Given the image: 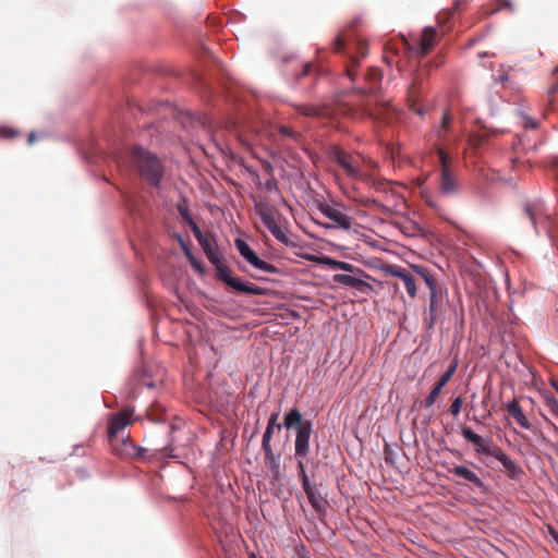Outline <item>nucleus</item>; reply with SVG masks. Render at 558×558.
<instances>
[{
    "label": "nucleus",
    "instance_id": "nucleus-1",
    "mask_svg": "<svg viewBox=\"0 0 558 558\" xmlns=\"http://www.w3.org/2000/svg\"><path fill=\"white\" fill-rule=\"evenodd\" d=\"M252 198L255 203L256 215L275 239L286 246H296L295 240L287 234V229L282 225V221L286 222V220L279 210L262 195H252Z\"/></svg>",
    "mask_w": 558,
    "mask_h": 558
},
{
    "label": "nucleus",
    "instance_id": "nucleus-2",
    "mask_svg": "<svg viewBox=\"0 0 558 558\" xmlns=\"http://www.w3.org/2000/svg\"><path fill=\"white\" fill-rule=\"evenodd\" d=\"M329 157L336 162L344 172V174L352 180H369L365 172L362 171V166L365 163L371 169H375L377 163L371 159H366L361 154H351L338 145H333L329 149Z\"/></svg>",
    "mask_w": 558,
    "mask_h": 558
},
{
    "label": "nucleus",
    "instance_id": "nucleus-3",
    "mask_svg": "<svg viewBox=\"0 0 558 558\" xmlns=\"http://www.w3.org/2000/svg\"><path fill=\"white\" fill-rule=\"evenodd\" d=\"M283 426L287 429L294 428L295 436V451L294 457L304 462L310 453V438L312 434L313 424L311 421L303 420L301 412L296 408H292L287 412L283 420Z\"/></svg>",
    "mask_w": 558,
    "mask_h": 558
},
{
    "label": "nucleus",
    "instance_id": "nucleus-4",
    "mask_svg": "<svg viewBox=\"0 0 558 558\" xmlns=\"http://www.w3.org/2000/svg\"><path fill=\"white\" fill-rule=\"evenodd\" d=\"M130 157L142 178L149 185H160L163 175V166L156 155L142 147H133Z\"/></svg>",
    "mask_w": 558,
    "mask_h": 558
},
{
    "label": "nucleus",
    "instance_id": "nucleus-5",
    "mask_svg": "<svg viewBox=\"0 0 558 558\" xmlns=\"http://www.w3.org/2000/svg\"><path fill=\"white\" fill-rule=\"evenodd\" d=\"M462 436L474 445L477 453L496 458L501 462L504 468L511 473L521 471L515 462L512 461L500 447L494 445L490 439L485 440L482 436L473 432L471 427H463Z\"/></svg>",
    "mask_w": 558,
    "mask_h": 558
},
{
    "label": "nucleus",
    "instance_id": "nucleus-6",
    "mask_svg": "<svg viewBox=\"0 0 558 558\" xmlns=\"http://www.w3.org/2000/svg\"><path fill=\"white\" fill-rule=\"evenodd\" d=\"M413 269L425 281L429 289V303L428 307L424 312L423 326L427 330H432L438 317V282L426 268L422 266H413Z\"/></svg>",
    "mask_w": 558,
    "mask_h": 558
},
{
    "label": "nucleus",
    "instance_id": "nucleus-7",
    "mask_svg": "<svg viewBox=\"0 0 558 558\" xmlns=\"http://www.w3.org/2000/svg\"><path fill=\"white\" fill-rule=\"evenodd\" d=\"M317 208L325 217H327L328 219H330L333 222L332 226L323 225L324 227H326V228L333 227V228L342 229L345 231L351 230L352 225H353V220L351 217L347 216L339 209L330 206L329 204H327L325 202L318 203Z\"/></svg>",
    "mask_w": 558,
    "mask_h": 558
},
{
    "label": "nucleus",
    "instance_id": "nucleus-8",
    "mask_svg": "<svg viewBox=\"0 0 558 558\" xmlns=\"http://www.w3.org/2000/svg\"><path fill=\"white\" fill-rule=\"evenodd\" d=\"M133 408L125 407L113 414L108 423V438L112 441L126 426L132 424Z\"/></svg>",
    "mask_w": 558,
    "mask_h": 558
},
{
    "label": "nucleus",
    "instance_id": "nucleus-9",
    "mask_svg": "<svg viewBox=\"0 0 558 558\" xmlns=\"http://www.w3.org/2000/svg\"><path fill=\"white\" fill-rule=\"evenodd\" d=\"M246 263L255 270L252 276L258 279H264V275L277 272V268L272 264L259 257L248 245H246Z\"/></svg>",
    "mask_w": 558,
    "mask_h": 558
},
{
    "label": "nucleus",
    "instance_id": "nucleus-10",
    "mask_svg": "<svg viewBox=\"0 0 558 558\" xmlns=\"http://www.w3.org/2000/svg\"><path fill=\"white\" fill-rule=\"evenodd\" d=\"M205 254H206L207 258L209 259V262L216 266L218 277L220 279H222L227 284L235 288L236 290L244 292V282H241L230 276L227 268L222 265L220 256H219L216 247L208 250Z\"/></svg>",
    "mask_w": 558,
    "mask_h": 558
},
{
    "label": "nucleus",
    "instance_id": "nucleus-11",
    "mask_svg": "<svg viewBox=\"0 0 558 558\" xmlns=\"http://www.w3.org/2000/svg\"><path fill=\"white\" fill-rule=\"evenodd\" d=\"M385 272L389 276L399 278L402 280L407 292L411 299H415L417 295V287L416 280L412 274H410L405 268L397 266V265H388L385 268Z\"/></svg>",
    "mask_w": 558,
    "mask_h": 558
},
{
    "label": "nucleus",
    "instance_id": "nucleus-12",
    "mask_svg": "<svg viewBox=\"0 0 558 558\" xmlns=\"http://www.w3.org/2000/svg\"><path fill=\"white\" fill-rule=\"evenodd\" d=\"M457 365L458 364L456 361L452 362L448 369L441 375L439 380L434 385L433 389L425 399V404L427 408L432 407L436 402L441 392V389L451 380L456 373Z\"/></svg>",
    "mask_w": 558,
    "mask_h": 558
},
{
    "label": "nucleus",
    "instance_id": "nucleus-13",
    "mask_svg": "<svg viewBox=\"0 0 558 558\" xmlns=\"http://www.w3.org/2000/svg\"><path fill=\"white\" fill-rule=\"evenodd\" d=\"M439 193L444 196H451L459 192L460 184L451 170H444L438 179Z\"/></svg>",
    "mask_w": 558,
    "mask_h": 558
},
{
    "label": "nucleus",
    "instance_id": "nucleus-14",
    "mask_svg": "<svg viewBox=\"0 0 558 558\" xmlns=\"http://www.w3.org/2000/svg\"><path fill=\"white\" fill-rule=\"evenodd\" d=\"M262 448L265 452L266 468L271 473L274 480H279L281 477L280 454L272 452L270 444H262Z\"/></svg>",
    "mask_w": 558,
    "mask_h": 558
},
{
    "label": "nucleus",
    "instance_id": "nucleus-15",
    "mask_svg": "<svg viewBox=\"0 0 558 558\" xmlns=\"http://www.w3.org/2000/svg\"><path fill=\"white\" fill-rule=\"evenodd\" d=\"M332 280L337 283L356 289L357 291L365 292L368 289H372L371 284L363 279L353 277L351 275L345 274H336L332 277Z\"/></svg>",
    "mask_w": 558,
    "mask_h": 558
},
{
    "label": "nucleus",
    "instance_id": "nucleus-16",
    "mask_svg": "<svg viewBox=\"0 0 558 558\" xmlns=\"http://www.w3.org/2000/svg\"><path fill=\"white\" fill-rule=\"evenodd\" d=\"M292 69L287 70L289 75L294 81H300L302 77L310 76L314 73V68L310 62H303L295 58L291 59Z\"/></svg>",
    "mask_w": 558,
    "mask_h": 558
},
{
    "label": "nucleus",
    "instance_id": "nucleus-17",
    "mask_svg": "<svg viewBox=\"0 0 558 558\" xmlns=\"http://www.w3.org/2000/svg\"><path fill=\"white\" fill-rule=\"evenodd\" d=\"M383 73L380 69L372 66L367 70L365 74V82L367 83V87L363 88V93L373 94L375 93L381 82Z\"/></svg>",
    "mask_w": 558,
    "mask_h": 558
},
{
    "label": "nucleus",
    "instance_id": "nucleus-18",
    "mask_svg": "<svg viewBox=\"0 0 558 558\" xmlns=\"http://www.w3.org/2000/svg\"><path fill=\"white\" fill-rule=\"evenodd\" d=\"M506 409H507L508 413L515 420V422L521 427H523L525 429H530L531 428V423L529 422V420L524 415L523 410L520 407L519 401L517 399H513L512 401H510L506 405Z\"/></svg>",
    "mask_w": 558,
    "mask_h": 558
},
{
    "label": "nucleus",
    "instance_id": "nucleus-19",
    "mask_svg": "<svg viewBox=\"0 0 558 558\" xmlns=\"http://www.w3.org/2000/svg\"><path fill=\"white\" fill-rule=\"evenodd\" d=\"M437 32L434 27H425L420 39V53L427 54L436 44Z\"/></svg>",
    "mask_w": 558,
    "mask_h": 558
},
{
    "label": "nucleus",
    "instance_id": "nucleus-20",
    "mask_svg": "<svg viewBox=\"0 0 558 558\" xmlns=\"http://www.w3.org/2000/svg\"><path fill=\"white\" fill-rule=\"evenodd\" d=\"M450 473L454 474L458 477H462L465 481L474 484L475 486L482 488L484 486L483 481L469 468L464 465H457L450 470Z\"/></svg>",
    "mask_w": 558,
    "mask_h": 558
},
{
    "label": "nucleus",
    "instance_id": "nucleus-21",
    "mask_svg": "<svg viewBox=\"0 0 558 558\" xmlns=\"http://www.w3.org/2000/svg\"><path fill=\"white\" fill-rule=\"evenodd\" d=\"M320 263L328 266L329 268L331 269H340V270H343V271H347V272H359V274H364V271L360 268H356L355 266H353L352 264L350 263H347V262H342V260H337V259H333L331 257H322L320 258Z\"/></svg>",
    "mask_w": 558,
    "mask_h": 558
},
{
    "label": "nucleus",
    "instance_id": "nucleus-22",
    "mask_svg": "<svg viewBox=\"0 0 558 558\" xmlns=\"http://www.w3.org/2000/svg\"><path fill=\"white\" fill-rule=\"evenodd\" d=\"M364 175H367L369 178V180H361V182L368 184L376 192L387 193L390 190V185L392 184L391 181L375 178L373 174H371L368 172H365Z\"/></svg>",
    "mask_w": 558,
    "mask_h": 558
},
{
    "label": "nucleus",
    "instance_id": "nucleus-23",
    "mask_svg": "<svg viewBox=\"0 0 558 558\" xmlns=\"http://www.w3.org/2000/svg\"><path fill=\"white\" fill-rule=\"evenodd\" d=\"M279 418V412H274L271 413L269 420H268V424H267V427H266V430L263 435V441L262 444H270V440H271V436H272V430L275 427H277L279 430L281 429V427L283 426V424H277V421Z\"/></svg>",
    "mask_w": 558,
    "mask_h": 558
},
{
    "label": "nucleus",
    "instance_id": "nucleus-24",
    "mask_svg": "<svg viewBox=\"0 0 558 558\" xmlns=\"http://www.w3.org/2000/svg\"><path fill=\"white\" fill-rule=\"evenodd\" d=\"M305 494H306V496L308 498V501H310L311 506L316 511H323L325 509L326 501L322 497V495H320V493H319L317 487L311 489L310 492H307Z\"/></svg>",
    "mask_w": 558,
    "mask_h": 558
},
{
    "label": "nucleus",
    "instance_id": "nucleus-25",
    "mask_svg": "<svg viewBox=\"0 0 558 558\" xmlns=\"http://www.w3.org/2000/svg\"><path fill=\"white\" fill-rule=\"evenodd\" d=\"M377 107L384 109V105L378 106L377 104H373V100H367L361 105V114L365 117H372L375 119H380V111H377Z\"/></svg>",
    "mask_w": 558,
    "mask_h": 558
},
{
    "label": "nucleus",
    "instance_id": "nucleus-26",
    "mask_svg": "<svg viewBox=\"0 0 558 558\" xmlns=\"http://www.w3.org/2000/svg\"><path fill=\"white\" fill-rule=\"evenodd\" d=\"M296 110L304 117H324L326 116L325 108H318L311 105H299L296 106Z\"/></svg>",
    "mask_w": 558,
    "mask_h": 558
},
{
    "label": "nucleus",
    "instance_id": "nucleus-27",
    "mask_svg": "<svg viewBox=\"0 0 558 558\" xmlns=\"http://www.w3.org/2000/svg\"><path fill=\"white\" fill-rule=\"evenodd\" d=\"M459 5H460V0H456L452 8L445 9L437 14L436 20L440 27H444L452 19V16Z\"/></svg>",
    "mask_w": 558,
    "mask_h": 558
},
{
    "label": "nucleus",
    "instance_id": "nucleus-28",
    "mask_svg": "<svg viewBox=\"0 0 558 558\" xmlns=\"http://www.w3.org/2000/svg\"><path fill=\"white\" fill-rule=\"evenodd\" d=\"M193 233L198 240L203 251L206 253L208 250L215 247L209 235L203 234L198 226H194Z\"/></svg>",
    "mask_w": 558,
    "mask_h": 558
},
{
    "label": "nucleus",
    "instance_id": "nucleus-29",
    "mask_svg": "<svg viewBox=\"0 0 558 558\" xmlns=\"http://www.w3.org/2000/svg\"><path fill=\"white\" fill-rule=\"evenodd\" d=\"M162 412L163 408L160 404L156 403L147 409V416L151 422L160 423L163 421Z\"/></svg>",
    "mask_w": 558,
    "mask_h": 558
},
{
    "label": "nucleus",
    "instance_id": "nucleus-30",
    "mask_svg": "<svg viewBox=\"0 0 558 558\" xmlns=\"http://www.w3.org/2000/svg\"><path fill=\"white\" fill-rule=\"evenodd\" d=\"M298 469L304 492L307 493L311 489L315 488L316 486L310 483L308 476L306 475L304 462L300 461V463H298Z\"/></svg>",
    "mask_w": 558,
    "mask_h": 558
},
{
    "label": "nucleus",
    "instance_id": "nucleus-31",
    "mask_svg": "<svg viewBox=\"0 0 558 558\" xmlns=\"http://www.w3.org/2000/svg\"><path fill=\"white\" fill-rule=\"evenodd\" d=\"M451 123H452V117L450 116V113L448 111H446L442 116L441 124L436 131L437 136L439 138L444 137L445 133L449 131Z\"/></svg>",
    "mask_w": 558,
    "mask_h": 558
},
{
    "label": "nucleus",
    "instance_id": "nucleus-32",
    "mask_svg": "<svg viewBox=\"0 0 558 558\" xmlns=\"http://www.w3.org/2000/svg\"><path fill=\"white\" fill-rule=\"evenodd\" d=\"M178 210H179V213H180V215H181L182 219H183L185 222H187V223L191 226V228H192V229L194 228V226H197V225L194 222V220H193V218H192V216H191V214H190V210H189V208H187V206H186L185 204H183V203H179V204H178Z\"/></svg>",
    "mask_w": 558,
    "mask_h": 558
},
{
    "label": "nucleus",
    "instance_id": "nucleus-33",
    "mask_svg": "<svg viewBox=\"0 0 558 558\" xmlns=\"http://www.w3.org/2000/svg\"><path fill=\"white\" fill-rule=\"evenodd\" d=\"M524 214L532 221L533 226L536 228L537 219H538V217H537L538 210L535 207V205L526 203L524 206Z\"/></svg>",
    "mask_w": 558,
    "mask_h": 558
},
{
    "label": "nucleus",
    "instance_id": "nucleus-34",
    "mask_svg": "<svg viewBox=\"0 0 558 558\" xmlns=\"http://www.w3.org/2000/svg\"><path fill=\"white\" fill-rule=\"evenodd\" d=\"M437 155L440 163V171L451 170L449 167L450 156L440 147L437 148Z\"/></svg>",
    "mask_w": 558,
    "mask_h": 558
},
{
    "label": "nucleus",
    "instance_id": "nucleus-35",
    "mask_svg": "<svg viewBox=\"0 0 558 558\" xmlns=\"http://www.w3.org/2000/svg\"><path fill=\"white\" fill-rule=\"evenodd\" d=\"M359 57L353 56L351 57V60L347 65V74L352 81L354 80V76L356 74V68L359 66Z\"/></svg>",
    "mask_w": 558,
    "mask_h": 558
},
{
    "label": "nucleus",
    "instance_id": "nucleus-36",
    "mask_svg": "<svg viewBox=\"0 0 558 558\" xmlns=\"http://www.w3.org/2000/svg\"><path fill=\"white\" fill-rule=\"evenodd\" d=\"M279 133L282 136L290 137V138L294 140L295 142H298L299 137H300V133H298L296 131H294L292 128H290L288 125H281L279 128Z\"/></svg>",
    "mask_w": 558,
    "mask_h": 558
},
{
    "label": "nucleus",
    "instance_id": "nucleus-37",
    "mask_svg": "<svg viewBox=\"0 0 558 558\" xmlns=\"http://www.w3.org/2000/svg\"><path fill=\"white\" fill-rule=\"evenodd\" d=\"M19 136V132L12 128L1 126L0 128V138L11 140Z\"/></svg>",
    "mask_w": 558,
    "mask_h": 558
},
{
    "label": "nucleus",
    "instance_id": "nucleus-38",
    "mask_svg": "<svg viewBox=\"0 0 558 558\" xmlns=\"http://www.w3.org/2000/svg\"><path fill=\"white\" fill-rule=\"evenodd\" d=\"M421 85H422V81H421V77L420 75H416L412 83H411V86H410V89H409V96L410 97H416L417 96V93L421 88Z\"/></svg>",
    "mask_w": 558,
    "mask_h": 558
},
{
    "label": "nucleus",
    "instance_id": "nucleus-39",
    "mask_svg": "<svg viewBox=\"0 0 558 558\" xmlns=\"http://www.w3.org/2000/svg\"><path fill=\"white\" fill-rule=\"evenodd\" d=\"M461 408H462V398L459 396L452 401V403L449 408V411L453 416H458L461 412Z\"/></svg>",
    "mask_w": 558,
    "mask_h": 558
},
{
    "label": "nucleus",
    "instance_id": "nucleus-40",
    "mask_svg": "<svg viewBox=\"0 0 558 558\" xmlns=\"http://www.w3.org/2000/svg\"><path fill=\"white\" fill-rule=\"evenodd\" d=\"M123 445H124L125 447H129V446H130V447H132V449H133V451H134L132 454H133L135 458H137V459H142V458H144V457H145V454H146V452H147V449H146V448L135 447V446H133L132 444H128L126 441H124V442H123Z\"/></svg>",
    "mask_w": 558,
    "mask_h": 558
},
{
    "label": "nucleus",
    "instance_id": "nucleus-41",
    "mask_svg": "<svg viewBox=\"0 0 558 558\" xmlns=\"http://www.w3.org/2000/svg\"><path fill=\"white\" fill-rule=\"evenodd\" d=\"M422 196H423L425 204L428 207L433 208L436 211L439 210V206H438L437 202L427 192H423Z\"/></svg>",
    "mask_w": 558,
    "mask_h": 558
},
{
    "label": "nucleus",
    "instance_id": "nucleus-42",
    "mask_svg": "<svg viewBox=\"0 0 558 558\" xmlns=\"http://www.w3.org/2000/svg\"><path fill=\"white\" fill-rule=\"evenodd\" d=\"M521 118H522V124L525 129L534 130L537 128L538 123L536 120H534L525 114H522Z\"/></svg>",
    "mask_w": 558,
    "mask_h": 558
},
{
    "label": "nucleus",
    "instance_id": "nucleus-43",
    "mask_svg": "<svg viewBox=\"0 0 558 558\" xmlns=\"http://www.w3.org/2000/svg\"><path fill=\"white\" fill-rule=\"evenodd\" d=\"M547 408L549 412L558 418V401L555 398H550L547 400Z\"/></svg>",
    "mask_w": 558,
    "mask_h": 558
},
{
    "label": "nucleus",
    "instance_id": "nucleus-44",
    "mask_svg": "<svg viewBox=\"0 0 558 558\" xmlns=\"http://www.w3.org/2000/svg\"><path fill=\"white\" fill-rule=\"evenodd\" d=\"M264 190L271 193L277 190V183L274 178H268L264 183Z\"/></svg>",
    "mask_w": 558,
    "mask_h": 558
},
{
    "label": "nucleus",
    "instance_id": "nucleus-45",
    "mask_svg": "<svg viewBox=\"0 0 558 558\" xmlns=\"http://www.w3.org/2000/svg\"><path fill=\"white\" fill-rule=\"evenodd\" d=\"M343 48H344L343 40L341 39V37H340V36H338V37L335 39V41H333V50H335L336 52H340V51H342V50H343Z\"/></svg>",
    "mask_w": 558,
    "mask_h": 558
},
{
    "label": "nucleus",
    "instance_id": "nucleus-46",
    "mask_svg": "<svg viewBox=\"0 0 558 558\" xmlns=\"http://www.w3.org/2000/svg\"><path fill=\"white\" fill-rule=\"evenodd\" d=\"M357 52H359L360 57H365L368 53L366 43L360 41L357 44Z\"/></svg>",
    "mask_w": 558,
    "mask_h": 558
},
{
    "label": "nucleus",
    "instance_id": "nucleus-47",
    "mask_svg": "<svg viewBox=\"0 0 558 558\" xmlns=\"http://www.w3.org/2000/svg\"><path fill=\"white\" fill-rule=\"evenodd\" d=\"M235 246H236L240 255L244 257V239L243 238H238L235 240Z\"/></svg>",
    "mask_w": 558,
    "mask_h": 558
},
{
    "label": "nucleus",
    "instance_id": "nucleus-48",
    "mask_svg": "<svg viewBox=\"0 0 558 558\" xmlns=\"http://www.w3.org/2000/svg\"><path fill=\"white\" fill-rule=\"evenodd\" d=\"M500 74L498 75V78L497 81L501 84H505L506 82H508L509 77H508V74L506 71H504V68L501 66L500 69Z\"/></svg>",
    "mask_w": 558,
    "mask_h": 558
},
{
    "label": "nucleus",
    "instance_id": "nucleus-49",
    "mask_svg": "<svg viewBox=\"0 0 558 558\" xmlns=\"http://www.w3.org/2000/svg\"><path fill=\"white\" fill-rule=\"evenodd\" d=\"M246 173H248V174H250V178L252 179V181H253L255 184L260 185L259 177L256 174V172L251 171V170L246 167Z\"/></svg>",
    "mask_w": 558,
    "mask_h": 558
},
{
    "label": "nucleus",
    "instance_id": "nucleus-50",
    "mask_svg": "<svg viewBox=\"0 0 558 558\" xmlns=\"http://www.w3.org/2000/svg\"><path fill=\"white\" fill-rule=\"evenodd\" d=\"M221 544H222L223 549L226 551L227 558H233V554H232L231 548L225 543V541H221Z\"/></svg>",
    "mask_w": 558,
    "mask_h": 558
},
{
    "label": "nucleus",
    "instance_id": "nucleus-51",
    "mask_svg": "<svg viewBox=\"0 0 558 558\" xmlns=\"http://www.w3.org/2000/svg\"><path fill=\"white\" fill-rule=\"evenodd\" d=\"M245 290H246V293H258V291L253 286H250L247 282H246Z\"/></svg>",
    "mask_w": 558,
    "mask_h": 558
},
{
    "label": "nucleus",
    "instance_id": "nucleus-52",
    "mask_svg": "<svg viewBox=\"0 0 558 558\" xmlns=\"http://www.w3.org/2000/svg\"><path fill=\"white\" fill-rule=\"evenodd\" d=\"M549 533H550V535L553 536V538H554V539L557 542V544H558V532H557L555 529L549 527Z\"/></svg>",
    "mask_w": 558,
    "mask_h": 558
},
{
    "label": "nucleus",
    "instance_id": "nucleus-53",
    "mask_svg": "<svg viewBox=\"0 0 558 558\" xmlns=\"http://www.w3.org/2000/svg\"><path fill=\"white\" fill-rule=\"evenodd\" d=\"M161 451V457H171V454L169 453V451H171L170 447H166Z\"/></svg>",
    "mask_w": 558,
    "mask_h": 558
},
{
    "label": "nucleus",
    "instance_id": "nucleus-54",
    "mask_svg": "<svg viewBox=\"0 0 558 558\" xmlns=\"http://www.w3.org/2000/svg\"><path fill=\"white\" fill-rule=\"evenodd\" d=\"M36 140L35 133L32 132L28 136V144H33Z\"/></svg>",
    "mask_w": 558,
    "mask_h": 558
},
{
    "label": "nucleus",
    "instance_id": "nucleus-55",
    "mask_svg": "<svg viewBox=\"0 0 558 558\" xmlns=\"http://www.w3.org/2000/svg\"><path fill=\"white\" fill-rule=\"evenodd\" d=\"M478 57H480V58H484V57H495V54H494V53L489 54V53H487V52H482V53H480V54H478Z\"/></svg>",
    "mask_w": 558,
    "mask_h": 558
},
{
    "label": "nucleus",
    "instance_id": "nucleus-56",
    "mask_svg": "<svg viewBox=\"0 0 558 558\" xmlns=\"http://www.w3.org/2000/svg\"><path fill=\"white\" fill-rule=\"evenodd\" d=\"M250 558H258V557H256V555H255V554H251V555H250Z\"/></svg>",
    "mask_w": 558,
    "mask_h": 558
}]
</instances>
